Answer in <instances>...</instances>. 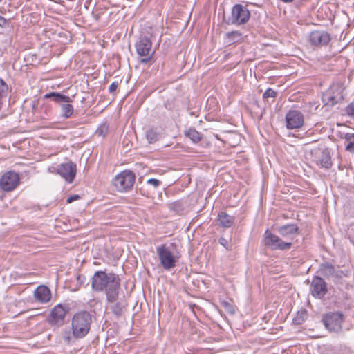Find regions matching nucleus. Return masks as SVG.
Returning <instances> with one entry per match:
<instances>
[{
	"label": "nucleus",
	"mask_w": 354,
	"mask_h": 354,
	"mask_svg": "<svg viewBox=\"0 0 354 354\" xmlns=\"http://www.w3.org/2000/svg\"><path fill=\"white\" fill-rule=\"evenodd\" d=\"M120 279L115 273L97 271L91 278V288L95 292H104L108 303L118 300Z\"/></svg>",
	"instance_id": "obj_1"
},
{
	"label": "nucleus",
	"mask_w": 354,
	"mask_h": 354,
	"mask_svg": "<svg viewBox=\"0 0 354 354\" xmlns=\"http://www.w3.org/2000/svg\"><path fill=\"white\" fill-rule=\"evenodd\" d=\"M92 316L88 311L82 310L76 313L71 322L72 334L76 339L84 337L90 331Z\"/></svg>",
	"instance_id": "obj_2"
},
{
	"label": "nucleus",
	"mask_w": 354,
	"mask_h": 354,
	"mask_svg": "<svg viewBox=\"0 0 354 354\" xmlns=\"http://www.w3.org/2000/svg\"><path fill=\"white\" fill-rule=\"evenodd\" d=\"M44 98L50 99L52 101L57 103L61 106L62 116L65 119L71 118L74 112V109L71 103L73 99L68 95H65L61 93L51 92L46 93Z\"/></svg>",
	"instance_id": "obj_3"
},
{
	"label": "nucleus",
	"mask_w": 354,
	"mask_h": 354,
	"mask_svg": "<svg viewBox=\"0 0 354 354\" xmlns=\"http://www.w3.org/2000/svg\"><path fill=\"white\" fill-rule=\"evenodd\" d=\"M135 180L136 176L133 171L124 170L115 176L112 183L118 192H124L132 188Z\"/></svg>",
	"instance_id": "obj_4"
},
{
	"label": "nucleus",
	"mask_w": 354,
	"mask_h": 354,
	"mask_svg": "<svg viewBox=\"0 0 354 354\" xmlns=\"http://www.w3.org/2000/svg\"><path fill=\"white\" fill-rule=\"evenodd\" d=\"M135 46L137 54L142 57L140 63L147 64L151 60L154 51L152 50V42L149 37H141Z\"/></svg>",
	"instance_id": "obj_5"
},
{
	"label": "nucleus",
	"mask_w": 354,
	"mask_h": 354,
	"mask_svg": "<svg viewBox=\"0 0 354 354\" xmlns=\"http://www.w3.org/2000/svg\"><path fill=\"white\" fill-rule=\"evenodd\" d=\"M250 17V12L245 6L235 4L232 7L231 15L225 21L229 25H242L247 23Z\"/></svg>",
	"instance_id": "obj_6"
},
{
	"label": "nucleus",
	"mask_w": 354,
	"mask_h": 354,
	"mask_svg": "<svg viewBox=\"0 0 354 354\" xmlns=\"http://www.w3.org/2000/svg\"><path fill=\"white\" fill-rule=\"evenodd\" d=\"M322 321L329 332L337 333L342 329L344 316L339 312H330L324 315Z\"/></svg>",
	"instance_id": "obj_7"
},
{
	"label": "nucleus",
	"mask_w": 354,
	"mask_h": 354,
	"mask_svg": "<svg viewBox=\"0 0 354 354\" xmlns=\"http://www.w3.org/2000/svg\"><path fill=\"white\" fill-rule=\"evenodd\" d=\"M263 243L265 246L272 250H288L292 246L291 242L283 241L279 236L273 234L267 229L263 234Z\"/></svg>",
	"instance_id": "obj_8"
},
{
	"label": "nucleus",
	"mask_w": 354,
	"mask_h": 354,
	"mask_svg": "<svg viewBox=\"0 0 354 354\" xmlns=\"http://www.w3.org/2000/svg\"><path fill=\"white\" fill-rule=\"evenodd\" d=\"M156 253L161 266L166 270L174 268L178 261V257L174 256L169 247L162 244L156 248Z\"/></svg>",
	"instance_id": "obj_9"
},
{
	"label": "nucleus",
	"mask_w": 354,
	"mask_h": 354,
	"mask_svg": "<svg viewBox=\"0 0 354 354\" xmlns=\"http://www.w3.org/2000/svg\"><path fill=\"white\" fill-rule=\"evenodd\" d=\"M19 175L14 171L5 172L0 178V188L6 192L13 191L19 185Z\"/></svg>",
	"instance_id": "obj_10"
},
{
	"label": "nucleus",
	"mask_w": 354,
	"mask_h": 354,
	"mask_svg": "<svg viewBox=\"0 0 354 354\" xmlns=\"http://www.w3.org/2000/svg\"><path fill=\"white\" fill-rule=\"evenodd\" d=\"M55 173L60 175L67 183H72L75 179L77 167L72 161L60 164L55 168Z\"/></svg>",
	"instance_id": "obj_11"
},
{
	"label": "nucleus",
	"mask_w": 354,
	"mask_h": 354,
	"mask_svg": "<svg viewBox=\"0 0 354 354\" xmlns=\"http://www.w3.org/2000/svg\"><path fill=\"white\" fill-rule=\"evenodd\" d=\"M286 122L287 129H299L304 123V115L298 110H290L286 115Z\"/></svg>",
	"instance_id": "obj_12"
},
{
	"label": "nucleus",
	"mask_w": 354,
	"mask_h": 354,
	"mask_svg": "<svg viewBox=\"0 0 354 354\" xmlns=\"http://www.w3.org/2000/svg\"><path fill=\"white\" fill-rule=\"evenodd\" d=\"M330 40V35L324 30H314L309 35L310 44L317 47L328 45Z\"/></svg>",
	"instance_id": "obj_13"
},
{
	"label": "nucleus",
	"mask_w": 354,
	"mask_h": 354,
	"mask_svg": "<svg viewBox=\"0 0 354 354\" xmlns=\"http://www.w3.org/2000/svg\"><path fill=\"white\" fill-rule=\"evenodd\" d=\"M343 98L341 88L336 86L328 89L322 96V100L326 105L333 106Z\"/></svg>",
	"instance_id": "obj_14"
},
{
	"label": "nucleus",
	"mask_w": 354,
	"mask_h": 354,
	"mask_svg": "<svg viewBox=\"0 0 354 354\" xmlns=\"http://www.w3.org/2000/svg\"><path fill=\"white\" fill-rule=\"evenodd\" d=\"M310 290L314 297L322 299L328 290L326 283L320 277H315L311 282Z\"/></svg>",
	"instance_id": "obj_15"
},
{
	"label": "nucleus",
	"mask_w": 354,
	"mask_h": 354,
	"mask_svg": "<svg viewBox=\"0 0 354 354\" xmlns=\"http://www.w3.org/2000/svg\"><path fill=\"white\" fill-rule=\"evenodd\" d=\"M68 308L62 304L55 306L50 312L49 323L52 325H62Z\"/></svg>",
	"instance_id": "obj_16"
},
{
	"label": "nucleus",
	"mask_w": 354,
	"mask_h": 354,
	"mask_svg": "<svg viewBox=\"0 0 354 354\" xmlns=\"http://www.w3.org/2000/svg\"><path fill=\"white\" fill-rule=\"evenodd\" d=\"M34 297L38 302L45 304L50 300L51 292L48 287L44 285H41L35 289L34 292Z\"/></svg>",
	"instance_id": "obj_17"
},
{
	"label": "nucleus",
	"mask_w": 354,
	"mask_h": 354,
	"mask_svg": "<svg viewBox=\"0 0 354 354\" xmlns=\"http://www.w3.org/2000/svg\"><path fill=\"white\" fill-rule=\"evenodd\" d=\"M299 227L296 224H287L277 227V232L284 238L297 233Z\"/></svg>",
	"instance_id": "obj_18"
},
{
	"label": "nucleus",
	"mask_w": 354,
	"mask_h": 354,
	"mask_svg": "<svg viewBox=\"0 0 354 354\" xmlns=\"http://www.w3.org/2000/svg\"><path fill=\"white\" fill-rule=\"evenodd\" d=\"M317 165L325 169H329L332 166L331 157L328 149L322 150L317 160Z\"/></svg>",
	"instance_id": "obj_19"
},
{
	"label": "nucleus",
	"mask_w": 354,
	"mask_h": 354,
	"mask_svg": "<svg viewBox=\"0 0 354 354\" xmlns=\"http://www.w3.org/2000/svg\"><path fill=\"white\" fill-rule=\"evenodd\" d=\"M319 272L321 274L326 278L335 277L339 278L341 277L336 272L334 266L330 263H325L320 266Z\"/></svg>",
	"instance_id": "obj_20"
},
{
	"label": "nucleus",
	"mask_w": 354,
	"mask_h": 354,
	"mask_svg": "<svg viewBox=\"0 0 354 354\" xmlns=\"http://www.w3.org/2000/svg\"><path fill=\"white\" fill-rule=\"evenodd\" d=\"M234 216H230L226 212H221L218 214V224L223 227H230L234 224Z\"/></svg>",
	"instance_id": "obj_21"
},
{
	"label": "nucleus",
	"mask_w": 354,
	"mask_h": 354,
	"mask_svg": "<svg viewBox=\"0 0 354 354\" xmlns=\"http://www.w3.org/2000/svg\"><path fill=\"white\" fill-rule=\"evenodd\" d=\"M113 304L111 306L110 308L113 314L119 317L122 315L124 308L126 307L127 304L124 301H115V302H112Z\"/></svg>",
	"instance_id": "obj_22"
},
{
	"label": "nucleus",
	"mask_w": 354,
	"mask_h": 354,
	"mask_svg": "<svg viewBox=\"0 0 354 354\" xmlns=\"http://www.w3.org/2000/svg\"><path fill=\"white\" fill-rule=\"evenodd\" d=\"M185 135L194 143L198 142L202 139V134L194 128H189L186 130Z\"/></svg>",
	"instance_id": "obj_23"
},
{
	"label": "nucleus",
	"mask_w": 354,
	"mask_h": 354,
	"mask_svg": "<svg viewBox=\"0 0 354 354\" xmlns=\"http://www.w3.org/2000/svg\"><path fill=\"white\" fill-rule=\"evenodd\" d=\"M308 317V313L306 309H301L298 310L296 316L293 318V323L296 325L302 324Z\"/></svg>",
	"instance_id": "obj_24"
},
{
	"label": "nucleus",
	"mask_w": 354,
	"mask_h": 354,
	"mask_svg": "<svg viewBox=\"0 0 354 354\" xmlns=\"http://www.w3.org/2000/svg\"><path fill=\"white\" fill-rule=\"evenodd\" d=\"M347 144L346 145V150L350 153H354V133H347L344 137Z\"/></svg>",
	"instance_id": "obj_25"
},
{
	"label": "nucleus",
	"mask_w": 354,
	"mask_h": 354,
	"mask_svg": "<svg viewBox=\"0 0 354 354\" xmlns=\"http://www.w3.org/2000/svg\"><path fill=\"white\" fill-rule=\"evenodd\" d=\"M146 138L149 142L153 143L159 140L160 134L154 129H150L146 132Z\"/></svg>",
	"instance_id": "obj_26"
},
{
	"label": "nucleus",
	"mask_w": 354,
	"mask_h": 354,
	"mask_svg": "<svg viewBox=\"0 0 354 354\" xmlns=\"http://www.w3.org/2000/svg\"><path fill=\"white\" fill-rule=\"evenodd\" d=\"M225 35L229 41L232 43L238 42L242 39V34L239 31L227 32Z\"/></svg>",
	"instance_id": "obj_27"
},
{
	"label": "nucleus",
	"mask_w": 354,
	"mask_h": 354,
	"mask_svg": "<svg viewBox=\"0 0 354 354\" xmlns=\"http://www.w3.org/2000/svg\"><path fill=\"white\" fill-rule=\"evenodd\" d=\"M221 305L227 313L230 315H234L235 313V308L231 303L222 300L221 301Z\"/></svg>",
	"instance_id": "obj_28"
},
{
	"label": "nucleus",
	"mask_w": 354,
	"mask_h": 354,
	"mask_svg": "<svg viewBox=\"0 0 354 354\" xmlns=\"http://www.w3.org/2000/svg\"><path fill=\"white\" fill-rule=\"evenodd\" d=\"M277 93L271 88H268L263 95V98L268 100V98H275Z\"/></svg>",
	"instance_id": "obj_29"
},
{
	"label": "nucleus",
	"mask_w": 354,
	"mask_h": 354,
	"mask_svg": "<svg viewBox=\"0 0 354 354\" xmlns=\"http://www.w3.org/2000/svg\"><path fill=\"white\" fill-rule=\"evenodd\" d=\"M120 83H121V80H120V81L116 80V81L113 82V83H111V84L109 86V92L111 94L115 95V91H116L118 87L119 86V85L120 84Z\"/></svg>",
	"instance_id": "obj_30"
},
{
	"label": "nucleus",
	"mask_w": 354,
	"mask_h": 354,
	"mask_svg": "<svg viewBox=\"0 0 354 354\" xmlns=\"http://www.w3.org/2000/svg\"><path fill=\"white\" fill-rule=\"evenodd\" d=\"M77 281L80 286H86L88 285V282H87L86 277L83 274H78L77 277Z\"/></svg>",
	"instance_id": "obj_31"
},
{
	"label": "nucleus",
	"mask_w": 354,
	"mask_h": 354,
	"mask_svg": "<svg viewBox=\"0 0 354 354\" xmlns=\"http://www.w3.org/2000/svg\"><path fill=\"white\" fill-rule=\"evenodd\" d=\"M345 111L348 115L354 117V101L346 107Z\"/></svg>",
	"instance_id": "obj_32"
},
{
	"label": "nucleus",
	"mask_w": 354,
	"mask_h": 354,
	"mask_svg": "<svg viewBox=\"0 0 354 354\" xmlns=\"http://www.w3.org/2000/svg\"><path fill=\"white\" fill-rule=\"evenodd\" d=\"M107 131H108V127H106V125H102L97 128L96 133L99 136H102L104 137L106 136Z\"/></svg>",
	"instance_id": "obj_33"
},
{
	"label": "nucleus",
	"mask_w": 354,
	"mask_h": 354,
	"mask_svg": "<svg viewBox=\"0 0 354 354\" xmlns=\"http://www.w3.org/2000/svg\"><path fill=\"white\" fill-rule=\"evenodd\" d=\"M147 183V184L152 185L154 188H157L161 185V181L156 178H150Z\"/></svg>",
	"instance_id": "obj_34"
},
{
	"label": "nucleus",
	"mask_w": 354,
	"mask_h": 354,
	"mask_svg": "<svg viewBox=\"0 0 354 354\" xmlns=\"http://www.w3.org/2000/svg\"><path fill=\"white\" fill-rule=\"evenodd\" d=\"M218 243L223 245L224 248H225L227 250H230L231 248H230L229 246V243H228V241L224 238V237H221L219 239H218Z\"/></svg>",
	"instance_id": "obj_35"
},
{
	"label": "nucleus",
	"mask_w": 354,
	"mask_h": 354,
	"mask_svg": "<svg viewBox=\"0 0 354 354\" xmlns=\"http://www.w3.org/2000/svg\"><path fill=\"white\" fill-rule=\"evenodd\" d=\"M79 198H80V196L79 195L74 194V195H72V196H69L67 198L66 202H67V203H72V202H73V201H76V200H77Z\"/></svg>",
	"instance_id": "obj_36"
},
{
	"label": "nucleus",
	"mask_w": 354,
	"mask_h": 354,
	"mask_svg": "<svg viewBox=\"0 0 354 354\" xmlns=\"http://www.w3.org/2000/svg\"><path fill=\"white\" fill-rule=\"evenodd\" d=\"M8 24V21L2 16H0V26L3 28Z\"/></svg>",
	"instance_id": "obj_37"
},
{
	"label": "nucleus",
	"mask_w": 354,
	"mask_h": 354,
	"mask_svg": "<svg viewBox=\"0 0 354 354\" xmlns=\"http://www.w3.org/2000/svg\"><path fill=\"white\" fill-rule=\"evenodd\" d=\"M70 339H71V338H70V337H69V336H68V337L66 338V340H68V342H69Z\"/></svg>",
	"instance_id": "obj_38"
},
{
	"label": "nucleus",
	"mask_w": 354,
	"mask_h": 354,
	"mask_svg": "<svg viewBox=\"0 0 354 354\" xmlns=\"http://www.w3.org/2000/svg\"><path fill=\"white\" fill-rule=\"evenodd\" d=\"M2 1V0H0V2Z\"/></svg>",
	"instance_id": "obj_39"
}]
</instances>
